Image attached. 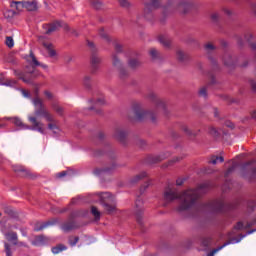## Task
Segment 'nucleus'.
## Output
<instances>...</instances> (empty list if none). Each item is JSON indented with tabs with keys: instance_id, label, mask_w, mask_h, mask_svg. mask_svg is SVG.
<instances>
[{
	"instance_id": "10",
	"label": "nucleus",
	"mask_w": 256,
	"mask_h": 256,
	"mask_svg": "<svg viewBox=\"0 0 256 256\" xmlns=\"http://www.w3.org/2000/svg\"><path fill=\"white\" fill-rule=\"evenodd\" d=\"M115 169H117V163H115V158H113L111 160V165L110 166H106L104 168H95L93 173L94 175H111V173H113L115 171Z\"/></svg>"
},
{
	"instance_id": "36",
	"label": "nucleus",
	"mask_w": 256,
	"mask_h": 256,
	"mask_svg": "<svg viewBox=\"0 0 256 256\" xmlns=\"http://www.w3.org/2000/svg\"><path fill=\"white\" fill-rule=\"evenodd\" d=\"M52 109L61 117H63V113L65 112V110L63 109V107H61L59 104L57 103H53L52 104Z\"/></svg>"
},
{
	"instance_id": "33",
	"label": "nucleus",
	"mask_w": 256,
	"mask_h": 256,
	"mask_svg": "<svg viewBox=\"0 0 256 256\" xmlns=\"http://www.w3.org/2000/svg\"><path fill=\"white\" fill-rule=\"evenodd\" d=\"M49 225H53V222L48 221V222H44L42 224H40L38 222L34 226V231H36V232L43 231L45 229V227H49Z\"/></svg>"
},
{
	"instance_id": "20",
	"label": "nucleus",
	"mask_w": 256,
	"mask_h": 256,
	"mask_svg": "<svg viewBox=\"0 0 256 256\" xmlns=\"http://www.w3.org/2000/svg\"><path fill=\"white\" fill-rule=\"evenodd\" d=\"M3 211L5 213V215H8V217H10V219H19V213L17 211H15V209H13V207L11 206H5L3 208Z\"/></svg>"
},
{
	"instance_id": "23",
	"label": "nucleus",
	"mask_w": 256,
	"mask_h": 256,
	"mask_svg": "<svg viewBox=\"0 0 256 256\" xmlns=\"http://www.w3.org/2000/svg\"><path fill=\"white\" fill-rule=\"evenodd\" d=\"M13 73L16 77H18L19 79H21V81H23L24 83H27L28 85L31 84V78H27L25 77V73L21 70H17L14 69Z\"/></svg>"
},
{
	"instance_id": "57",
	"label": "nucleus",
	"mask_w": 256,
	"mask_h": 256,
	"mask_svg": "<svg viewBox=\"0 0 256 256\" xmlns=\"http://www.w3.org/2000/svg\"><path fill=\"white\" fill-rule=\"evenodd\" d=\"M182 130L184 131V133H186V135H188L190 137H191V135H195V134L191 133V130H189V128L187 126H183Z\"/></svg>"
},
{
	"instance_id": "21",
	"label": "nucleus",
	"mask_w": 256,
	"mask_h": 256,
	"mask_svg": "<svg viewBox=\"0 0 256 256\" xmlns=\"http://www.w3.org/2000/svg\"><path fill=\"white\" fill-rule=\"evenodd\" d=\"M47 243V237L45 235H36L32 241V245L39 247V245H45Z\"/></svg>"
},
{
	"instance_id": "52",
	"label": "nucleus",
	"mask_w": 256,
	"mask_h": 256,
	"mask_svg": "<svg viewBox=\"0 0 256 256\" xmlns=\"http://www.w3.org/2000/svg\"><path fill=\"white\" fill-rule=\"evenodd\" d=\"M149 185H151L150 181L146 182L145 185L140 188V195H143L145 191H147V189L149 188Z\"/></svg>"
},
{
	"instance_id": "51",
	"label": "nucleus",
	"mask_w": 256,
	"mask_h": 256,
	"mask_svg": "<svg viewBox=\"0 0 256 256\" xmlns=\"http://www.w3.org/2000/svg\"><path fill=\"white\" fill-rule=\"evenodd\" d=\"M209 134L212 135L213 137H219V132L214 127L209 128Z\"/></svg>"
},
{
	"instance_id": "45",
	"label": "nucleus",
	"mask_w": 256,
	"mask_h": 256,
	"mask_svg": "<svg viewBox=\"0 0 256 256\" xmlns=\"http://www.w3.org/2000/svg\"><path fill=\"white\" fill-rule=\"evenodd\" d=\"M4 251L6 256H13V251L11 250V245L7 242L4 243Z\"/></svg>"
},
{
	"instance_id": "15",
	"label": "nucleus",
	"mask_w": 256,
	"mask_h": 256,
	"mask_svg": "<svg viewBox=\"0 0 256 256\" xmlns=\"http://www.w3.org/2000/svg\"><path fill=\"white\" fill-rule=\"evenodd\" d=\"M90 103H93V106L88 108V111H95L96 115H101V110L99 109V107H101V105H105V99L104 98H98V99H91Z\"/></svg>"
},
{
	"instance_id": "44",
	"label": "nucleus",
	"mask_w": 256,
	"mask_h": 256,
	"mask_svg": "<svg viewBox=\"0 0 256 256\" xmlns=\"http://www.w3.org/2000/svg\"><path fill=\"white\" fill-rule=\"evenodd\" d=\"M120 7H123V9H131V2L128 0H119Z\"/></svg>"
},
{
	"instance_id": "25",
	"label": "nucleus",
	"mask_w": 256,
	"mask_h": 256,
	"mask_svg": "<svg viewBox=\"0 0 256 256\" xmlns=\"http://www.w3.org/2000/svg\"><path fill=\"white\" fill-rule=\"evenodd\" d=\"M159 43H161V45H163V47H166L167 49H169L171 47V39H169V37L165 36V35H160L158 37Z\"/></svg>"
},
{
	"instance_id": "12",
	"label": "nucleus",
	"mask_w": 256,
	"mask_h": 256,
	"mask_svg": "<svg viewBox=\"0 0 256 256\" xmlns=\"http://www.w3.org/2000/svg\"><path fill=\"white\" fill-rule=\"evenodd\" d=\"M73 217H74V214L72 213L70 215V219L61 225V229L62 231H64V233H69L70 231L79 229V225H77V222L73 220Z\"/></svg>"
},
{
	"instance_id": "48",
	"label": "nucleus",
	"mask_w": 256,
	"mask_h": 256,
	"mask_svg": "<svg viewBox=\"0 0 256 256\" xmlns=\"http://www.w3.org/2000/svg\"><path fill=\"white\" fill-rule=\"evenodd\" d=\"M48 129H50V131H53L54 135H57L59 133V127L56 126V124L49 123Z\"/></svg>"
},
{
	"instance_id": "11",
	"label": "nucleus",
	"mask_w": 256,
	"mask_h": 256,
	"mask_svg": "<svg viewBox=\"0 0 256 256\" xmlns=\"http://www.w3.org/2000/svg\"><path fill=\"white\" fill-rule=\"evenodd\" d=\"M112 63L114 67H117L119 69L120 78L125 79L129 77V72L123 67V64L121 63V60L117 56V54L112 55Z\"/></svg>"
},
{
	"instance_id": "2",
	"label": "nucleus",
	"mask_w": 256,
	"mask_h": 256,
	"mask_svg": "<svg viewBox=\"0 0 256 256\" xmlns=\"http://www.w3.org/2000/svg\"><path fill=\"white\" fill-rule=\"evenodd\" d=\"M11 121L13 125L16 127H20L21 129H28L30 131H38V133H45V129H43V123L39 122L37 120V116H29L28 121L32 123L31 126L24 124L23 121H21V118L14 117L11 118Z\"/></svg>"
},
{
	"instance_id": "3",
	"label": "nucleus",
	"mask_w": 256,
	"mask_h": 256,
	"mask_svg": "<svg viewBox=\"0 0 256 256\" xmlns=\"http://www.w3.org/2000/svg\"><path fill=\"white\" fill-rule=\"evenodd\" d=\"M33 105L35 107V117H44V119H46V121H48L49 123L55 122L53 115H51V113L47 111V108H45V104H43V101L40 100L39 97L33 99Z\"/></svg>"
},
{
	"instance_id": "40",
	"label": "nucleus",
	"mask_w": 256,
	"mask_h": 256,
	"mask_svg": "<svg viewBox=\"0 0 256 256\" xmlns=\"http://www.w3.org/2000/svg\"><path fill=\"white\" fill-rule=\"evenodd\" d=\"M91 213L92 215H94L96 221H99L101 219V212L96 206L91 207Z\"/></svg>"
},
{
	"instance_id": "19",
	"label": "nucleus",
	"mask_w": 256,
	"mask_h": 256,
	"mask_svg": "<svg viewBox=\"0 0 256 256\" xmlns=\"http://www.w3.org/2000/svg\"><path fill=\"white\" fill-rule=\"evenodd\" d=\"M114 137H115V139H117V141H119L123 145H125V143H127V132L125 130L116 129V131L114 133Z\"/></svg>"
},
{
	"instance_id": "8",
	"label": "nucleus",
	"mask_w": 256,
	"mask_h": 256,
	"mask_svg": "<svg viewBox=\"0 0 256 256\" xmlns=\"http://www.w3.org/2000/svg\"><path fill=\"white\" fill-rule=\"evenodd\" d=\"M87 45L91 49V53H92L90 58L92 73H96L97 69H99V65H101L102 59L99 56V54H97V48L95 47V43L87 40Z\"/></svg>"
},
{
	"instance_id": "55",
	"label": "nucleus",
	"mask_w": 256,
	"mask_h": 256,
	"mask_svg": "<svg viewBox=\"0 0 256 256\" xmlns=\"http://www.w3.org/2000/svg\"><path fill=\"white\" fill-rule=\"evenodd\" d=\"M225 127H228L229 129H235V124H233V122L226 120V122L224 123Z\"/></svg>"
},
{
	"instance_id": "22",
	"label": "nucleus",
	"mask_w": 256,
	"mask_h": 256,
	"mask_svg": "<svg viewBox=\"0 0 256 256\" xmlns=\"http://www.w3.org/2000/svg\"><path fill=\"white\" fill-rule=\"evenodd\" d=\"M223 63L225 67H235L237 65V61H234L229 54H224Z\"/></svg>"
},
{
	"instance_id": "26",
	"label": "nucleus",
	"mask_w": 256,
	"mask_h": 256,
	"mask_svg": "<svg viewBox=\"0 0 256 256\" xmlns=\"http://www.w3.org/2000/svg\"><path fill=\"white\" fill-rule=\"evenodd\" d=\"M10 7L16 9V11H23L25 9V1H12Z\"/></svg>"
},
{
	"instance_id": "17",
	"label": "nucleus",
	"mask_w": 256,
	"mask_h": 256,
	"mask_svg": "<svg viewBox=\"0 0 256 256\" xmlns=\"http://www.w3.org/2000/svg\"><path fill=\"white\" fill-rule=\"evenodd\" d=\"M13 171L14 173H16V175H18V177H32L31 172L27 170V168H25L24 166L15 165L13 166Z\"/></svg>"
},
{
	"instance_id": "56",
	"label": "nucleus",
	"mask_w": 256,
	"mask_h": 256,
	"mask_svg": "<svg viewBox=\"0 0 256 256\" xmlns=\"http://www.w3.org/2000/svg\"><path fill=\"white\" fill-rule=\"evenodd\" d=\"M233 171H235V166H230L226 172H225V177H228L229 175H231V173H233Z\"/></svg>"
},
{
	"instance_id": "16",
	"label": "nucleus",
	"mask_w": 256,
	"mask_h": 256,
	"mask_svg": "<svg viewBox=\"0 0 256 256\" xmlns=\"http://www.w3.org/2000/svg\"><path fill=\"white\" fill-rule=\"evenodd\" d=\"M148 99H150V101H153V103H155L157 109H162V111H164V113H167V107L165 106V102H163L159 98H157V95H155V93L151 92L148 95Z\"/></svg>"
},
{
	"instance_id": "32",
	"label": "nucleus",
	"mask_w": 256,
	"mask_h": 256,
	"mask_svg": "<svg viewBox=\"0 0 256 256\" xmlns=\"http://www.w3.org/2000/svg\"><path fill=\"white\" fill-rule=\"evenodd\" d=\"M128 67H130V69H137L141 67V62L137 60V58H130L128 60Z\"/></svg>"
},
{
	"instance_id": "53",
	"label": "nucleus",
	"mask_w": 256,
	"mask_h": 256,
	"mask_svg": "<svg viewBox=\"0 0 256 256\" xmlns=\"http://www.w3.org/2000/svg\"><path fill=\"white\" fill-rule=\"evenodd\" d=\"M211 21H213V23H218L219 22V14L218 13H213L211 15Z\"/></svg>"
},
{
	"instance_id": "47",
	"label": "nucleus",
	"mask_w": 256,
	"mask_h": 256,
	"mask_svg": "<svg viewBox=\"0 0 256 256\" xmlns=\"http://www.w3.org/2000/svg\"><path fill=\"white\" fill-rule=\"evenodd\" d=\"M204 49H205V51H207V53H209L211 51H215L217 49V47H215V45H213L211 42H209L204 45Z\"/></svg>"
},
{
	"instance_id": "30",
	"label": "nucleus",
	"mask_w": 256,
	"mask_h": 256,
	"mask_svg": "<svg viewBox=\"0 0 256 256\" xmlns=\"http://www.w3.org/2000/svg\"><path fill=\"white\" fill-rule=\"evenodd\" d=\"M145 177H147V172H141L140 174L134 176V177L130 180V184H131V185H135V183H139V181L145 179Z\"/></svg>"
},
{
	"instance_id": "7",
	"label": "nucleus",
	"mask_w": 256,
	"mask_h": 256,
	"mask_svg": "<svg viewBox=\"0 0 256 256\" xmlns=\"http://www.w3.org/2000/svg\"><path fill=\"white\" fill-rule=\"evenodd\" d=\"M256 229H251L246 234H240L239 237H233L230 238L228 241L223 243L221 246H218L217 248H214L207 254V256H215V253H219L221 249H224V247H227V245H231L232 243H239L241 239H244V237H247V235H251V233H255Z\"/></svg>"
},
{
	"instance_id": "54",
	"label": "nucleus",
	"mask_w": 256,
	"mask_h": 256,
	"mask_svg": "<svg viewBox=\"0 0 256 256\" xmlns=\"http://www.w3.org/2000/svg\"><path fill=\"white\" fill-rule=\"evenodd\" d=\"M209 60L211 64L213 65L214 69H219V65L217 64V60L214 59L213 57H209Z\"/></svg>"
},
{
	"instance_id": "5",
	"label": "nucleus",
	"mask_w": 256,
	"mask_h": 256,
	"mask_svg": "<svg viewBox=\"0 0 256 256\" xmlns=\"http://www.w3.org/2000/svg\"><path fill=\"white\" fill-rule=\"evenodd\" d=\"M133 113L136 116V121H145V119H150L152 123L157 121L155 113L152 111L142 110L140 104H134L132 107Z\"/></svg>"
},
{
	"instance_id": "43",
	"label": "nucleus",
	"mask_w": 256,
	"mask_h": 256,
	"mask_svg": "<svg viewBox=\"0 0 256 256\" xmlns=\"http://www.w3.org/2000/svg\"><path fill=\"white\" fill-rule=\"evenodd\" d=\"M149 55H150L151 59H153V60L159 59V51H157V49H155V48L150 49Z\"/></svg>"
},
{
	"instance_id": "35",
	"label": "nucleus",
	"mask_w": 256,
	"mask_h": 256,
	"mask_svg": "<svg viewBox=\"0 0 256 256\" xmlns=\"http://www.w3.org/2000/svg\"><path fill=\"white\" fill-rule=\"evenodd\" d=\"M176 56H177L178 61H180V63H185V61H188V59H189V55H185V53H183V51H181V50H178L176 52Z\"/></svg>"
},
{
	"instance_id": "9",
	"label": "nucleus",
	"mask_w": 256,
	"mask_h": 256,
	"mask_svg": "<svg viewBox=\"0 0 256 256\" xmlns=\"http://www.w3.org/2000/svg\"><path fill=\"white\" fill-rule=\"evenodd\" d=\"M202 207L206 211H211L212 213H221L223 209H225V203H223V200H212L202 204Z\"/></svg>"
},
{
	"instance_id": "42",
	"label": "nucleus",
	"mask_w": 256,
	"mask_h": 256,
	"mask_svg": "<svg viewBox=\"0 0 256 256\" xmlns=\"http://www.w3.org/2000/svg\"><path fill=\"white\" fill-rule=\"evenodd\" d=\"M5 45H7L9 49H13V47H15V41L13 40L12 36L6 37Z\"/></svg>"
},
{
	"instance_id": "60",
	"label": "nucleus",
	"mask_w": 256,
	"mask_h": 256,
	"mask_svg": "<svg viewBox=\"0 0 256 256\" xmlns=\"http://www.w3.org/2000/svg\"><path fill=\"white\" fill-rule=\"evenodd\" d=\"M115 51L116 53H123V46L120 44H115Z\"/></svg>"
},
{
	"instance_id": "31",
	"label": "nucleus",
	"mask_w": 256,
	"mask_h": 256,
	"mask_svg": "<svg viewBox=\"0 0 256 256\" xmlns=\"http://www.w3.org/2000/svg\"><path fill=\"white\" fill-rule=\"evenodd\" d=\"M51 251L54 255H57L63 251H67V246H65L64 244H58V245L52 247Z\"/></svg>"
},
{
	"instance_id": "13",
	"label": "nucleus",
	"mask_w": 256,
	"mask_h": 256,
	"mask_svg": "<svg viewBox=\"0 0 256 256\" xmlns=\"http://www.w3.org/2000/svg\"><path fill=\"white\" fill-rule=\"evenodd\" d=\"M136 207V221L139 225H143V200L141 198H137L135 202Z\"/></svg>"
},
{
	"instance_id": "18",
	"label": "nucleus",
	"mask_w": 256,
	"mask_h": 256,
	"mask_svg": "<svg viewBox=\"0 0 256 256\" xmlns=\"http://www.w3.org/2000/svg\"><path fill=\"white\" fill-rule=\"evenodd\" d=\"M176 9H179L185 15V14L189 13V11H191V9H193V3L187 2V1H180L177 4Z\"/></svg>"
},
{
	"instance_id": "63",
	"label": "nucleus",
	"mask_w": 256,
	"mask_h": 256,
	"mask_svg": "<svg viewBox=\"0 0 256 256\" xmlns=\"http://www.w3.org/2000/svg\"><path fill=\"white\" fill-rule=\"evenodd\" d=\"M183 183H185V178H178V179L176 180V185H177L178 187H181V185H183Z\"/></svg>"
},
{
	"instance_id": "34",
	"label": "nucleus",
	"mask_w": 256,
	"mask_h": 256,
	"mask_svg": "<svg viewBox=\"0 0 256 256\" xmlns=\"http://www.w3.org/2000/svg\"><path fill=\"white\" fill-rule=\"evenodd\" d=\"M213 245V237H203L201 239V246L209 249Z\"/></svg>"
},
{
	"instance_id": "41",
	"label": "nucleus",
	"mask_w": 256,
	"mask_h": 256,
	"mask_svg": "<svg viewBox=\"0 0 256 256\" xmlns=\"http://www.w3.org/2000/svg\"><path fill=\"white\" fill-rule=\"evenodd\" d=\"M68 243H69L70 247H75V245H77V243H79V236H70L68 238Z\"/></svg>"
},
{
	"instance_id": "29",
	"label": "nucleus",
	"mask_w": 256,
	"mask_h": 256,
	"mask_svg": "<svg viewBox=\"0 0 256 256\" xmlns=\"http://www.w3.org/2000/svg\"><path fill=\"white\" fill-rule=\"evenodd\" d=\"M24 9L28 11H37V1H24Z\"/></svg>"
},
{
	"instance_id": "38",
	"label": "nucleus",
	"mask_w": 256,
	"mask_h": 256,
	"mask_svg": "<svg viewBox=\"0 0 256 256\" xmlns=\"http://www.w3.org/2000/svg\"><path fill=\"white\" fill-rule=\"evenodd\" d=\"M30 58L32 59V69L41 66V62L37 60V57H35L33 51L30 52Z\"/></svg>"
},
{
	"instance_id": "64",
	"label": "nucleus",
	"mask_w": 256,
	"mask_h": 256,
	"mask_svg": "<svg viewBox=\"0 0 256 256\" xmlns=\"http://www.w3.org/2000/svg\"><path fill=\"white\" fill-rule=\"evenodd\" d=\"M65 176H67V171L59 172V173L56 175V177H57L58 179H61V178L65 177Z\"/></svg>"
},
{
	"instance_id": "14",
	"label": "nucleus",
	"mask_w": 256,
	"mask_h": 256,
	"mask_svg": "<svg viewBox=\"0 0 256 256\" xmlns=\"http://www.w3.org/2000/svg\"><path fill=\"white\" fill-rule=\"evenodd\" d=\"M62 23V21L56 20L52 23L43 24V29L46 30V35H51V33H55V31H57L59 27H63Z\"/></svg>"
},
{
	"instance_id": "37",
	"label": "nucleus",
	"mask_w": 256,
	"mask_h": 256,
	"mask_svg": "<svg viewBox=\"0 0 256 256\" xmlns=\"http://www.w3.org/2000/svg\"><path fill=\"white\" fill-rule=\"evenodd\" d=\"M217 161H220V163H223L225 161V158L223 156H212L211 160L208 161L210 165H217Z\"/></svg>"
},
{
	"instance_id": "59",
	"label": "nucleus",
	"mask_w": 256,
	"mask_h": 256,
	"mask_svg": "<svg viewBox=\"0 0 256 256\" xmlns=\"http://www.w3.org/2000/svg\"><path fill=\"white\" fill-rule=\"evenodd\" d=\"M234 229H236L237 231H241V229H243V222H237V224L234 226Z\"/></svg>"
},
{
	"instance_id": "24",
	"label": "nucleus",
	"mask_w": 256,
	"mask_h": 256,
	"mask_svg": "<svg viewBox=\"0 0 256 256\" xmlns=\"http://www.w3.org/2000/svg\"><path fill=\"white\" fill-rule=\"evenodd\" d=\"M5 237L7 241L12 243L13 245H17V242L19 241V238L17 237V232L11 231V232L5 233Z\"/></svg>"
},
{
	"instance_id": "4",
	"label": "nucleus",
	"mask_w": 256,
	"mask_h": 256,
	"mask_svg": "<svg viewBox=\"0 0 256 256\" xmlns=\"http://www.w3.org/2000/svg\"><path fill=\"white\" fill-rule=\"evenodd\" d=\"M100 205H102L104 211L107 212L108 215H111L114 211L117 210V204L109 192L101 194Z\"/></svg>"
},
{
	"instance_id": "28",
	"label": "nucleus",
	"mask_w": 256,
	"mask_h": 256,
	"mask_svg": "<svg viewBox=\"0 0 256 256\" xmlns=\"http://www.w3.org/2000/svg\"><path fill=\"white\" fill-rule=\"evenodd\" d=\"M26 69H28L26 73H29L31 75V77L28 78L31 79V83H33V79L35 77H39V75H41V72H39V70H36L35 68L27 66Z\"/></svg>"
},
{
	"instance_id": "1",
	"label": "nucleus",
	"mask_w": 256,
	"mask_h": 256,
	"mask_svg": "<svg viewBox=\"0 0 256 256\" xmlns=\"http://www.w3.org/2000/svg\"><path fill=\"white\" fill-rule=\"evenodd\" d=\"M209 191V184L203 183L198 185L194 189H188L184 191L181 195L177 191V188L166 187L163 193V199L165 203H173V201L180 200V204L177 207V211L179 213L183 211H189V209H193L199 201V198L203 193Z\"/></svg>"
},
{
	"instance_id": "46",
	"label": "nucleus",
	"mask_w": 256,
	"mask_h": 256,
	"mask_svg": "<svg viewBox=\"0 0 256 256\" xmlns=\"http://www.w3.org/2000/svg\"><path fill=\"white\" fill-rule=\"evenodd\" d=\"M160 161H163V158H161V156L148 157V163H159Z\"/></svg>"
},
{
	"instance_id": "50",
	"label": "nucleus",
	"mask_w": 256,
	"mask_h": 256,
	"mask_svg": "<svg viewBox=\"0 0 256 256\" xmlns=\"http://www.w3.org/2000/svg\"><path fill=\"white\" fill-rule=\"evenodd\" d=\"M83 84L86 89H91V78L89 76L84 77Z\"/></svg>"
},
{
	"instance_id": "58",
	"label": "nucleus",
	"mask_w": 256,
	"mask_h": 256,
	"mask_svg": "<svg viewBox=\"0 0 256 256\" xmlns=\"http://www.w3.org/2000/svg\"><path fill=\"white\" fill-rule=\"evenodd\" d=\"M249 83H250V87H251L252 91L254 93H256V82H255V80H250Z\"/></svg>"
},
{
	"instance_id": "6",
	"label": "nucleus",
	"mask_w": 256,
	"mask_h": 256,
	"mask_svg": "<svg viewBox=\"0 0 256 256\" xmlns=\"http://www.w3.org/2000/svg\"><path fill=\"white\" fill-rule=\"evenodd\" d=\"M161 7L160 0H147L144 2V17L147 21L153 20V12Z\"/></svg>"
},
{
	"instance_id": "49",
	"label": "nucleus",
	"mask_w": 256,
	"mask_h": 256,
	"mask_svg": "<svg viewBox=\"0 0 256 256\" xmlns=\"http://www.w3.org/2000/svg\"><path fill=\"white\" fill-rule=\"evenodd\" d=\"M198 95L199 97H204V99H207V87H202L199 91H198Z\"/></svg>"
},
{
	"instance_id": "61",
	"label": "nucleus",
	"mask_w": 256,
	"mask_h": 256,
	"mask_svg": "<svg viewBox=\"0 0 256 256\" xmlns=\"http://www.w3.org/2000/svg\"><path fill=\"white\" fill-rule=\"evenodd\" d=\"M253 225H256V218L250 222H247L245 229L251 228Z\"/></svg>"
},
{
	"instance_id": "27",
	"label": "nucleus",
	"mask_w": 256,
	"mask_h": 256,
	"mask_svg": "<svg viewBox=\"0 0 256 256\" xmlns=\"http://www.w3.org/2000/svg\"><path fill=\"white\" fill-rule=\"evenodd\" d=\"M43 47L48 51L49 57H56L57 51L53 49V45L51 43L44 42Z\"/></svg>"
},
{
	"instance_id": "62",
	"label": "nucleus",
	"mask_w": 256,
	"mask_h": 256,
	"mask_svg": "<svg viewBox=\"0 0 256 256\" xmlns=\"http://www.w3.org/2000/svg\"><path fill=\"white\" fill-rule=\"evenodd\" d=\"M93 7H95V9H101V7H103V3L99 2V1H95L93 3Z\"/></svg>"
},
{
	"instance_id": "39",
	"label": "nucleus",
	"mask_w": 256,
	"mask_h": 256,
	"mask_svg": "<svg viewBox=\"0 0 256 256\" xmlns=\"http://www.w3.org/2000/svg\"><path fill=\"white\" fill-rule=\"evenodd\" d=\"M99 35L101 39H104V41H107V43H111V38L109 37V34L105 33L104 28L99 29Z\"/></svg>"
}]
</instances>
